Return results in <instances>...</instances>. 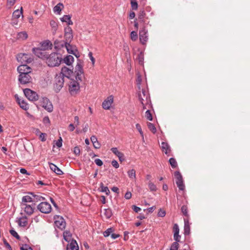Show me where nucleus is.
Wrapping results in <instances>:
<instances>
[{
    "label": "nucleus",
    "mask_w": 250,
    "mask_h": 250,
    "mask_svg": "<svg viewBox=\"0 0 250 250\" xmlns=\"http://www.w3.org/2000/svg\"><path fill=\"white\" fill-rule=\"evenodd\" d=\"M32 51L33 53L39 58H46V55H45L44 52L41 48L36 47L33 48Z\"/></svg>",
    "instance_id": "dca6fc26"
},
{
    "label": "nucleus",
    "mask_w": 250,
    "mask_h": 250,
    "mask_svg": "<svg viewBox=\"0 0 250 250\" xmlns=\"http://www.w3.org/2000/svg\"><path fill=\"white\" fill-rule=\"evenodd\" d=\"M136 128L138 130V131L139 132L140 135H141V136L142 137V138L143 139H144V134H143V132L142 130V128H141L140 125L139 124H137L136 125Z\"/></svg>",
    "instance_id": "6e6d98bb"
},
{
    "label": "nucleus",
    "mask_w": 250,
    "mask_h": 250,
    "mask_svg": "<svg viewBox=\"0 0 250 250\" xmlns=\"http://www.w3.org/2000/svg\"><path fill=\"white\" fill-rule=\"evenodd\" d=\"M140 95H142L143 98L145 99V102H146V103H149V102H150L149 94L148 93V92L146 90H145V89H142V91H140L138 93L139 99Z\"/></svg>",
    "instance_id": "f3484780"
},
{
    "label": "nucleus",
    "mask_w": 250,
    "mask_h": 250,
    "mask_svg": "<svg viewBox=\"0 0 250 250\" xmlns=\"http://www.w3.org/2000/svg\"><path fill=\"white\" fill-rule=\"evenodd\" d=\"M17 0H7V6L11 8L16 3Z\"/></svg>",
    "instance_id": "13d9d810"
},
{
    "label": "nucleus",
    "mask_w": 250,
    "mask_h": 250,
    "mask_svg": "<svg viewBox=\"0 0 250 250\" xmlns=\"http://www.w3.org/2000/svg\"><path fill=\"white\" fill-rule=\"evenodd\" d=\"M19 81L21 84H27L32 82V79L30 74H20L18 78Z\"/></svg>",
    "instance_id": "1a4fd4ad"
},
{
    "label": "nucleus",
    "mask_w": 250,
    "mask_h": 250,
    "mask_svg": "<svg viewBox=\"0 0 250 250\" xmlns=\"http://www.w3.org/2000/svg\"><path fill=\"white\" fill-rule=\"evenodd\" d=\"M139 101L142 105L143 109L144 110L146 109V104H147L148 103H146V102H145V99L143 98L142 95H139Z\"/></svg>",
    "instance_id": "8fccbe9b"
},
{
    "label": "nucleus",
    "mask_w": 250,
    "mask_h": 250,
    "mask_svg": "<svg viewBox=\"0 0 250 250\" xmlns=\"http://www.w3.org/2000/svg\"><path fill=\"white\" fill-rule=\"evenodd\" d=\"M147 126H148V128H149V129L153 133H156V128L155 126H154V125L153 124H152L151 123H148L147 124Z\"/></svg>",
    "instance_id": "a18cd8bd"
},
{
    "label": "nucleus",
    "mask_w": 250,
    "mask_h": 250,
    "mask_svg": "<svg viewBox=\"0 0 250 250\" xmlns=\"http://www.w3.org/2000/svg\"><path fill=\"white\" fill-rule=\"evenodd\" d=\"M161 147L163 152L167 155H169L170 148V146L167 143L163 142L161 143Z\"/></svg>",
    "instance_id": "a211bd4d"
},
{
    "label": "nucleus",
    "mask_w": 250,
    "mask_h": 250,
    "mask_svg": "<svg viewBox=\"0 0 250 250\" xmlns=\"http://www.w3.org/2000/svg\"><path fill=\"white\" fill-rule=\"evenodd\" d=\"M113 231V229L111 228L107 229L103 233L104 237H108L109 236L110 233Z\"/></svg>",
    "instance_id": "4d7b16f0"
},
{
    "label": "nucleus",
    "mask_w": 250,
    "mask_h": 250,
    "mask_svg": "<svg viewBox=\"0 0 250 250\" xmlns=\"http://www.w3.org/2000/svg\"><path fill=\"white\" fill-rule=\"evenodd\" d=\"M64 37L66 40V43H69L71 42L72 40L73 39V33L64 34Z\"/></svg>",
    "instance_id": "58836bf2"
},
{
    "label": "nucleus",
    "mask_w": 250,
    "mask_h": 250,
    "mask_svg": "<svg viewBox=\"0 0 250 250\" xmlns=\"http://www.w3.org/2000/svg\"><path fill=\"white\" fill-rule=\"evenodd\" d=\"M64 6L62 3H59L53 8V12L57 14H60L61 11L63 8Z\"/></svg>",
    "instance_id": "b1692460"
},
{
    "label": "nucleus",
    "mask_w": 250,
    "mask_h": 250,
    "mask_svg": "<svg viewBox=\"0 0 250 250\" xmlns=\"http://www.w3.org/2000/svg\"><path fill=\"white\" fill-rule=\"evenodd\" d=\"M9 232L10 234L14 236V237L16 238L17 239L20 240V236L18 234V233L13 229H11L9 230Z\"/></svg>",
    "instance_id": "09e8293b"
},
{
    "label": "nucleus",
    "mask_w": 250,
    "mask_h": 250,
    "mask_svg": "<svg viewBox=\"0 0 250 250\" xmlns=\"http://www.w3.org/2000/svg\"><path fill=\"white\" fill-rule=\"evenodd\" d=\"M169 162L172 168H175L177 166V163L176 160L173 158H170Z\"/></svg>",
    "instance_id": "c03bdc74"
},
{
    "label": "nucleus",
    "mask_w": 250,
    "mask_h": 250,
    "mask_svg": "<svg viewBox=\"0 0 250 250\" xmlns=\"http://www.w3.org/2000/svg\"><path fill=\"white\" fill-rule=\"evenodd\" d=\"M73 152L76 155H77V156L79 155L81 153V150H80V147L78 146H75L74 148Z\"/></svg>",
    "instance_id": "680f3d73"
},
{
    "label": "nucleus",
    "mask_w": 250,
    "mask_h": 250,
    "mask_svg": "<svg viewBox=\"0 0 250 250\" xmlns=\"http://www.w3.org/2000/svg\"><path fill=\"white\" fill-rule=\"evenodd\" d=\"M17 101L20 106V107L24 110H27L28 109V104L23 100L17 98Z\"/></svg>",
    "instance_id": "c85d7f7f"
},
{
    "label": "nucleus",
    "mask_w": 250,
    "mask_h": 250,
    "mask_svg": "<svg viewBox=\"0 0 250 250\" xmlns=\"http://www.w3.org/2000/svg\"><path fill=\"white\" fill-rule=\"evenodd\" d=\"M71 16L70 15H64L62 18L60 19L62 22H65L67 25H70L73 24V22L71 20Z\"/></svg>",
    "instance_id": "5701e85b"
},
{
    "label": "nucleus",
    "mask_w": 250,
    "mask_h": 250,
    "mask_svg": "<svg viewBox=\"0 0 250 250\" xmlns=\"http://www.w3.org/2000/svg\"><path fill=\"white\" fill-rule=\"evenodd\" d=\"M22 14V8L21 7V10H16L13 13V17L14 18L18 19Z\"/></svg>",
    "instance_id": "c9c22d12"
},
{
    "label": "nucleus",
    "mask_w": 250,
    "mask_h": 250,
    "mask_svg": "<svg viewBox=\"0 0 250 250\" xmlns=\"http://www.w3.org/2000/svg\"><path fill=\"white\" fill-rule=\"evenodd\" d=\"M165 215H166V211L164 209L160 208L158 213V216L159 217H163Z\"/></svg>",
    "instance_id": "e2e57ef3"
},
{
    "label": "nucleus",
    "mask_w": 250,
    "mask_h": 250,
    "mask_svg": "<svg viewBox=\"0 0 250 250\" xmlns=\"http://www.w3.org/2000/svg\"><path fill=\"white\" fill-rule=\"evenodd\" d=\"M104 215L106 219L110 218L112 215V212L110 208H105L104 209Z\"/></svg>",
    "instance_id": "e433bc0d"
},
{
    "label": "nucleus",
    "mask_w": 250,
    "mask_h": 250,
    "mask_svg": "<svg viewBox=\"0 0 250 250\" xmlns=\"http://www.w3.org/2000/svg\"><path fill=\"white\" fill-rule=\"evenodd\" d=\"M62 140L60 137V139L56 142V145L57 146V147H61L62 146Z\"/></svg>",
    "instance_id": "69168bd1"
},
{
    "label": "nucleus",
    "mask_w": 250,
    "mask_h": 250,
    "mask_svg": "<svg viewBox=\"0 0 250 250\" xmlns=\"http://www.w3.org/2000/svg\"><path fill=\"white\" fill-rule=\"evenodd\" d=\"M78 81L72 80L70 82L69 91L72 95L77 94L80 90V84Z\"/></svg>",
    "instance_id": "0eeeda50"
},
{
    "label": "nucleus",
    "mask_w": 250,
    "mask_h": 250,
    "mask_svg": "<svg viewBox=\"0 0 250 250\" xmlns=\"http://www.w3.org/2000/svg\"><path fill=\"white\" fill-rule=\"evenodd\" d=\"M50 168L58 175H62L63 172L56 165L53 163H49Z\"/></svg>",
    "instance_id": "412c9836"
},
{
    "label": "nucleus",
    "mask_w": 250,
    "mask_h": 250,
    "mask_svg": "<svg viewBox=\"0 0 250 250\" xmlns=\"http://www.w3.org/2000/svg\"><path fill=\"white\" fill-rule=\"evenodd\" d=\"M17 70L20 74H30L31 73V68L25 64L19 66Z\"/></svg>",
    "instance_id": "4468645a"
},
{
    "label": "nucleus",
    "mask_w": 250,
    "mask_h": 250,
    "mask_svg": "<svg viewBox=\"0 0 250 250\" xmlns=\"http://www.w3.org/2000/svg\"><path fill=\"white\" fill-rule=\"evenodd\" d=\"M22 208H24L25 212L28 215H31L34 212V208L30 205H24L23 207L22 206Z\"/></svg>",
    "instance_id": "bb28decb"
},
{
    "label": "nucleus",
    "mask_w": 250,
    "mask_h": 250,
    "mask_svg": "<svg viewBox=\"0 0 250 250\" xmlns=\"http://www.w3.org/2000/svg\"><path fill=\"white\" fill-rule=\"evenodd\" d=\"M20 249L21 250H33L32 248L27 244L23 245L21 247Z\"/></svg>",
    "instance_id": "052dcab7"
},
{
    "label": "nucleus",
    "mask_w": 250,
    "mask_h": 250,
    "mask_svg": "<svg viewBox=\"0 0 250 250\" xmlns=\"http://www.w3.org/2000/svg\"><path fill=\"white\" fill-rule=\"evenodd\" d=\"M55 224L59 229L62 230L65 229L66 226V223L64 219L62 217L58 216L55 218Z\"/></svg>",
    "instance_id": "f8f14e48"
},
{
    "label": "nucleus",
    "mask_w": 250,
    "mask_h": 250,
    "mask_svg": "<svg viewBox=\"0 0 250 250\" xmlns=\"http://www.w3.org/2000/svg\"><path fill=\"white\" fill-rule=\"evenodd\" d=\"M90 140L93 143L94 148L98 149L100 147L101 145L98 141L97 138L95 136H92L90 138Z\"/></svg>",
    "instance_id": "a878e982"
},
{
    "label": "nucleus",
    "mask_w": 250,
    "mask_h": 250,
    "mask_svg": "<svg viewBox=\"0 0 250 250\" xmlns=\"http://www.w3.org/2000/svg\"><path fill=\"white\" fill-rule=\"evenodd\" d=\"M83 73V65L81 63H78L75 67V70L76 80L81 81Z\"/></svg>",
    "instance_id": "9d476101"
},
{
    "label": "nucleus",
    "mask_w": 250,
    "mask_h": 250,
    "mask_svg": "<svg viewBox=\"0 0 250 250\" xmlns=\"http://www.w3.org/2000/svg\"><path fill=\"white\" fill-rule=\"evenodd\" d=\"M173 229L174 233H179V226L177 224L174 225Z\"/></svg>",
    "instance_id": "338daca9"
},
{
    "label": "nucleus",
    "mask_w": 250,
    "mask_h": 250,
    "mask_svg": "<svg viewBox=\"0 0 250 250\" xmlns=\"http://www.w3.org/2000/svg\"><path fill=\"white\" fill-rule=\"evenodd\" d=\"M67 250H79V247L76 240H72L67 246Z\"/></svg>",
    "instance_id": "aec40b11"
},
{
    "label": "nucleus",
    "mask_w": 250,
    "mask_h": 250,
    "mask_svg": "<svg viewBox=\"0 0 250 250\" xmlns=\"http://www.w3.org/2000/svg\"><path fill=\"white\" fill-rule=\"evenodd\" d=\"M148 186L149 189L151 191H156L157 190V187L156 185L153 183L151 181H149L148 183Z\"/></svg>",
    "instance_id": "a19ab883"
},
{
    "label": "nucleus",
    "mask_w": 250,
    "mask_h": 250,
    "mask_svg": "<svg viewBox=\"0 0 250 250\" xmlns=\"http://www.w3.org/2000/svg\"><path fill=\"white\" fill-rule=\"evenodd\" d=\"M148 39V31L144 26L139 31V40L142 44H145Z\"/></svg>",
    "instance_id": "6e6552de"
},
{
    "label": "nucleus",
    "mask_w": 250,
    "mask_h": 250,
    "mask_svg": "<svg viewBox=\"0 0 250 250\" xmlns=\"http://www.w3.org/2000/svg\"><path fill=\"white\" fill-rule=\"evenodd\" d=\"M63 61L67 65H70L74 62V57L72 55H67L64 58Z\"/></svg>",
    "instance_id": "393cba45"
},
{
    "label": "nucleus",
    "mask_w": 250,
    "mask_h": 250,
    "mask_svg": "<svg viewBox=\"0 0 250 250\" xmlns=\"http://www.w3.org/2000/svg\"><path fill=\"white\" fill-rule=\"evenodd\" d=\"M184 234L188 235L190 233L189 222L188 219L184 218Z\"/></svg>",
    "instance_id": "4be33fe9"
},
{
    "label": "nucleus",
    "mask_w": 250,
    "mask_h": 250,
    "mask_svg": "<svg viewBox=\"0 0 250 250\" xmlns=\"http://www.w3.org/2000/svg\"><path fill=\"white\" fill-rule=\"evenodd\" d=\"M17 60L21 64H26L31 63L33 61V58L30 54L20 53L17 56Z\"/></svg>",
    "instance_id": "7ed1b4c3"
},
{
    "label": "nucleus",
    "mask_w": 250,
    "mask_h": 250,
    "mask_svg": "<svg viewBox=\"0 0 250 250\" xmlns=\"http://www.w3.org/2000/svg\"><path fill=\"white\" fill-rule=\"evenodd\" d=\"M174 240L175 241V242L178 243L180 242L181 236L179 234V233H174L173 235Z\"/></svg>",
    "instance_id": "bf43d9fd"
},
{
    "label": "nucleus",
    "mask_w": 250,
    "mask_h": 250,
    "mask_svg": "<svg viewBox=\"0 0 250 250\" xmlns=\"http://www.w3.org/2000/svg\"><path fill=\"white\" fill-rule=\"evenodd\" d=\"M131 5L132 9L137 10L138 8V3L136 0H131Z\"/></svg>",
    "instance_id": "5fc2aeb1"
},
{
    "label": "nucleus",
    "mask_w": 250,
    "mask_h": 250,
    "mask_svg": "<svg viewBox=\"0 0 250 250\" xmlns=\"http://www.w3.org/2000/svg\"><path fill=\"white\" fill-rule=\"evenodd\" d=\"M95 164L98 166H102L103 165V161L100 159H96L94 161Z\"/></svg>",
    "instance_id": "0e129e2a"
},
{
    "label": "nucleus",
    "mask_w": 250,
    "mask_h": 250,
    "mask_svg": "<svg viewBox=\"0 0 250 250\" xmlns=\"http://www.w3.org/2000/svg\"><path fill=\"white\" fill-rule=\"evenodd\" d=\"M111 150L119 158V159L120 161L122 162L125 160L124 154L122 152L118 151L117 147H112L111 149Z\"/></svg>",
    "instance_id": "6ab92c4d"
},
{
    "label": "nucleus",
    "mask_w": 250,
    "mask_h": 250,
    "mask_svg": "<svg viewBox=\"0 0 250 250\" xmlns=\"http://www.w3.org/2000/svg\"><path fill=\"white\" fill-rule=\"evenodd\" d=\"M179 247V245L177 242H173L169 250H178Z\"/></svg>",
    "instance_id": "3c124183"
},
{
    "label": "nucleus",
    "mask_w": 250,
    "mask_h": 250,
    "mask_svg": "<svg viewBox=\"0 0 250 250\" xmlns=\"http://www.w3.org/2000/svg\"><path fill=\"white\" fill-rule=\"evenodd\" d=\"M145 16H146V13H145V11L142 10V11H140L139 16H138V19L140 21L145 23L146 21L144 20Z\"/></svg>",
    "instance_id": "ea45409f"
},
{
    "label": "nucleus",
    "mask_w": 250,
    "mask_h": 250,
    "mask_svg": "<svg viewBox=\"0 0 250 250\" xmlns=\"http://www.w3.org/2000/svg\"><path fill=\"white\" fill-rule=\"evenodd\" d=\"M50 25L52 28L53 33L55 34L58 29V23L54 20H51L50 21Z\"/></svg>",
    "instance_id": "2f4dec72"
},
{
    "label": "nucleus",
    "mask_w": 250,
    "mask_h": 250,
    "mask_svg": "<svg viewBox=\"0 0 250 250\" xmlns=\"http://www.w3.org/2000/svg\"><path fill=\"white\" fill-rule=\"evenodd\" d=\"M51 46H52V43L48 40L46 41L43 42L42 43V46L44 49H47L48 48L51 47Z\"/></svg>",
    "instance_id": "de8ad7c7"
},
{
    "label": "nucleus",
    "mask_w": 250,
    "mask_h": 250,
    "mask_svg": "<svg viewBox=\"0 0 250 250\" xmlns=\"http://www.w3.org/2000/svg\"><path fill=\"white\" fill-rule=\"evenodd\" d=\"M45 58H46V63L50 67L58 66L62 61L61 55L57 53H52Z\"/></svg>",
    "instance_id": "f257e3e1"
},
{
    "label": "nucleus",
    "mask_w": 250,
    "mask_h": 250,
    "mask_svg": "<svg viewBox=\"0 0 250 250\" xmlns=\"http://www.w3.org/2000/svg\"><path fill=\"white\" fill-rule=\"evenodd\" d=\"M18 223L20 227H25L27 225L26 218H20L18 221Z\"/></svg>",
    "instance_id": "72a5a7b5"
},
{
    "label": "nucleus",
    "mask_w": 250,
    "mask_h": 250,
    "mask_svg": "<svg viewBox=\"0 0 250 250\" xmlns=\"http://www.w3.org/2000/svg\"><path fill=\"white\" fill-rule=\"evenodd\" d=\"M28 37L27 33L25 31L19 32L17 34V38L19 40H25Z\"/></svg>",
    "instance_id": "7c9ffc66"
},
{
    "label": "nucleus",
    "mask_w": 250,
    "mask_h": 250,
    "mask_svg": "<svg viewBox=\"0 0 250 250\" xmlns=\"http://www.w3.org/2000/svg\"><path fill=\"white\" fill-rule=\"evenodd\" d=\"M65 46H66V48L68 53H69L70 54H74L77 57L76 55L74 52V51L72 50V46L69 44V43H66Z\"/></svg>",
    "instance_id": "79ce46f5"
},
{
    "label": "nucleus",
    "mask_w": 250,
    "mask_h": 250,
    "mask_svg": "<svg viewBox=\"0 0 250 250\" xmlns=\"http://www.w3.org/2000/svg\"><path fill=\"white\" fill-rule=\"evenodd\" d=\"M73 73V69L69 68L66 66H64L62 67L61 72L60 73V74H62V77H66L67 78H69Z\"/></svg>",
    "instance_id": "2eb2a0df"
},
{
    "label": "nucleus",
    "mask_w": 250,
    "mask_h": 250,
    "mask_svg": "<svg viewBox=\"0 0 250 250\" xmlns=\"http://www.w3.org/2000/svg\"><path fill=\"white\" fill-rule=\"evenodd\" d=\"M145 116L146 118L149 121L152 120V116L149 110H147L146 111Z\"/></svg>",
    "instance_id": "864d4df0"
},
{
    "label": "nucleus",
    "mask_w": 250,
    "mask_h": 250,
    "mask_svg": "<svg viewBox=\"0 0 250 250\" xmlns=\"http://www.w3.org/2000/svg\"><path fill=\"white\" fill-rule=\"evenodd\" d=\"M181 211L184 216L188 217V207L184 205L181 207Z\"/></svg>",
    "instance_id": "603ef678"
},
{
    "label": "nucleus",
    "mask_w": 250,
    "mask_h": 250,
    "mask_svg": "<svg viewBox=\"0 0 250 250\" xmlns=\"http://www.w3.org/2000/svg\"><path fill=\"white\" fill-rule=\"evenodd\" d=\"M174 176L176 179V184L180 190H184L185 189V185L182 176L179 171H176L174 172Z\"/></svg>",
    "instance_id": "20e7f679"
},
{
    "label": "nucleus",
    "mask_w": 250,
    "mask_h": 250,
    "mask_svg": "<svg viewBox=\"0 0 250 250\" xmlns=\"http://www.w3.org/2000/svg\"><path fill=\"white\" fill-rule=\"evenodd\" d=\"M41 103L42 106L47 111L51 112L53 111V105L48 98L46 97L42 98Z\"/></svg>",
    "instance_id": "9b49d317"
},
{
    "label": "nucleus",
    "mask_w": 250,
    "mask_h": 250,
    "mask_svg": "<svg viewBox=\"0 0 250 250\" xmlns=\"http://www.w3.org/2000/svg\"><path fill=\"white\" fill-rule=\"evenodd\" d=\"M100 188H101L100 191L103 192H104L106 195H108L110 194V191L107 187L104 186L103 183L100 184Z\"/></svg>",
    "instance_id": "473e14b6"
},
{
    "label": "nucleus",
    "mask_w": 250,
    "mask_h": 250,
    "mask_svg": "<svg viewBox=\"0 0 250 250\" xmlns=\"http://www.w3.org/2000/svg\"><path fill=\"white\" fill-rule=\"evenodd\" d=\"M64 84V78L62 74H57L54 78L53 87L55 91L59 92Z\"/></svg>",
    "instance_id": "f03ea898"
},
{
    "label": "nucleus",
    "mask_w": 250,
    "mask_h": 250,
    "mask_svg": "<svg viewBox=\"0 0 250 250\" xmlns=\"http://www.w3.org/2000/svg\"><path fill=\"white\" fill-rule=\"evenodd\" d=\"M137 78L136 79V83L139 89H141V85L142 83V77L140 74H137Z\"/></svg>",
    "instance_id": "37998d69"
},
{
    "label": "nucleus",
    "mask_w": 250,
    "mask_h": 250,
    "mask_svg": "<svg viewBox=\"0 0 250 250\" xmlns=\"http://www.w3.org/2000/svg\"><path fill=\"white\" fill-rule=\"evenodd\" d=\"M37 208L41 212L46 214L50 213L52 209L50 204L47 202H41Z\"/></svg>",
    "instance_id": "39448f33"
},
{
    "label": "nucleus",
    "mask_w": 250,
    "mask_h": 250,
    "mask_svg": "<svg viewBox=\"0 0 250 250\" xmlns=\"http://www.w3.org/2000/svg\"><path fill=\"white\" fill-rule=\"evenodd\" d=\"M25 96L28 100L31 101H36L39 99L37 93L30 89L26 88L23 90Z\"/></svg>",
    "instance_id": "423d86ee"
},
{
    "label": "nucleus",
    "mask_w": 250,
    "mask_h": 250,
    "mask_svg": "<svg viewBox=\"0 0 250 250\" xmlns=\"http://www.w3.org/2000/svg\"><path fill=\"white\" fill-rule=\"evenodd\" d=\"M28 202H33V198L29 195H26L22 198L21 206H24L27 205L26 203Z\"/></svg>",
    "instance_id": "cd10ccee"
},
{
    "label": "nucleus",
    "mask_w": 250,
    "mask_h": 250,
    "mask_svg": "<svg viewBox=\"0 0 250 250\" xmlns=\"http://www.w3.org/2000/svg\"><path fill=\"white\" fill-rule=\"evenodd\" d=\"M130 38L132 41H136L138 39V34L137 32L133 31L130 33Z\"/></svg>",
    "instance_id": "49530a36"
},
{
    "label": "nucleus",
    "mask_w": 250,
    "mask_h": 250,
    "mask_svg": "<svg viewBox=\"0 0 250 250\" xmlns=\"http://www.w3.org/2000/svg\"><path fill=\"white\" fill-rule=\"evenodd\" d=\"M29 194H31L33 196V202H38V201H43V200H45L44 197L40 195L34 194L32 192H30Z\"/></svg>",
    "instance_id": "c756f323"
},
{
    "label": "nucleus",
    "mask_w": 250,
    "mask_h": 250,
    "mask_svg": "<svg viewBox=\"0 0 250 250\" xmlns=\"http://www.w3.org/2000/svg\"><path fill=\"white\" fill-rule=\"evenodd\" d=\"M111 164H112V166L116 168H117L119 167V165L118 162L116 160H113L111 162Z\"/></svg>",
    "instance_id": "774afa93"
},
{
    "label": "nucleus",
    "mask_w": 250,
    "mask_h": 250,
    "mask_svg": "<svg viewBox=\"0 0 250 250\" xmlns=\"http://www.w3.org/2000/svg\"><path fill=\"white\" fill-rule=\"evenodd\" d=\"M127 174L130 178L136 179V171L134 169L128 170Z\"/></svg>",
    "instance_id": "4c0bfd02"
},
{
    "label": "nucleus",
    "mask_w": 250,
    "mask_h": 250,
    "mask_svg": "<svg viewBox=\"0 0 250 250\" xmlns=\"http://www.w3.org/2000/svg\"><path fill=\"white\" fill-rule=\"evenodd\" d=\"M63 239L67 242H69L70 240L71 237V233L69 231L66 230L63 233Z\"/></svg>",
    "instance_id": "f704fd0d"
},
{
    "label": "nucleus",
    "mask_w": 250,
    "mask_h": 250,
    "mask_svg": "<svg viewBox=\"0 0 250 250\" xmlns=\"http://www.w3.org/2000/svg\"><path fill=\"white\" fill-rule=\"evenodd\" d=\"M113 102V96L112 95H110L108 96L103 102L102 104V107L104 109H109L112 103Z\"/></svg>",
    "instance_id": "ddd939ff"
}]
</instances>
